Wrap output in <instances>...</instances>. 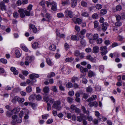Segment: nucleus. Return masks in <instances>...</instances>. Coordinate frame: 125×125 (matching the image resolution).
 <instances>
[{
  "label": "nucleus",
  "mask_w": 125,
  "mask_h": 125,
  "mask_svg": "<svg viewBox=\"0 0 125 125\" xmlns=\"http://www.w3.org/2000/svg\"><path fill=\"white\" fill-rule=\"evenodd\" d=\"M89 102L88 105L90 107L94 106L95 107H96L98 106V103L96 101H94L92 103L91 102Z\"/></svg>",
  "instance_id": "obj_10"
},
{
  "label": "nucleus",
  "mask_w": 125,
  "mask_h": 125,
  "mask_svg": "<svg viewBox=\"0 0 125 125\" xmlns=\"http://www.w3.org/2000/svg\"><path fill=\"white\" fill-rule=\"evenodd\" d=\"M94 28H97L98 26V22L97 21H95L94 22Z\"/></svg>",
  "instance_id": "obj_62"
},
{
  "label": "nucleus",
  "mask_w": 125,
  "mask_h": 125,
  "mask_svg": "<svg viewBox=\"0 0 125 125\" xmlns=\"http://www.w3.org/2000/svg\"><path fill=\"white\" fill-rule=\"evenodd\" d=\"M92 40H96L97 39L98 37V35L97 34H95L92 37Z\"/></svg>",
  "instance_id": "obj_36"
},
{
  "label": "nucleus",
  "mask_w": 125,
  "mask_h": 125,
  "mask_svg": "<svg viewBox=\"0 0 125 125\" xmlns=\"http://www.w3.org/2000/svg\"><path fill=\"white\" fill-rule=\"evenodd\" d=\"M36 97V95L35 94H32L31 95L29 98V100L31 101H32L35 99Z\"/></svg>",
  "instance_id": "obj_29"
},
{
  "label": "nucleus",
  "mask_w": 125,
  "mask_h": 125,
  "mask_svg": "<svg viewBox=\"0 0 125 125\" xmlns=\"http://www.w3.org/2000/svg\"><path fill=\"white\" fill-rule=\"evenodd\" d=\"M115 17L117 21H119L121 18V17L119 15H116L115 16Z\"/></svg>",
  "instance_id": "obj_56"
},
{
  "label": "nucleus",
  "mask_w": 125,
  "mask_h": 125,
  "mask_svg": "<svg viewBox=\"0 0 125 125\" xmlns=\"http://www.w3.org/2000/svg\"><path fill=\"white\" fill-rule=\"evenodd\" d=\"M73 98L70 97H68L67 99V102L70 104L73 103Z\"/></svg>",
  "instance_id": "obj_28"
},
{
  "label": "nucleus",
  "mask_w": 125,
  "mask_h": 125,
  "mask_svg": "<svg viewBox=\"0 0 125 125\" xmlns=\"http://www.w3.org/2000/svg\"><path fill=\"white\" fill-rule=\"evenodd\" d=\"M84 116L83 114H80V116H78L77 117V120L79 122H81L84 118Z\"/></svg>",
  "instance_id": "obj_9"
},
{
  "label": "nucleus",
  "mask_w": 125,
  "mask_h": 125,
  "mask_svg": "<svg viewBox=\"0 0 125 125\" xmlns=\"http://www.w3.org/2000/svg\"><path fill=\"white\" fill-rule=\"evenodd\" d=\"M81 108H82L83 110V113H84L89 114V111L88 110H86L84 106H82L81 107Z\"/></svg>",
  "instance_id": "obj_35"
},
{
  "label": "nucleus",
  "mask_w": 125,
  "mask_h": 125,
  "mask_svg": "<svg viewBox=\"0 0 125 125\" xmlns=\"http://www.w3.org/2000/svg\"><path fill=\"white\" fill-rule=\"evenodd\" d=\"M29 29L31 30V29L32 30L35 28V26L33 24H30L29 25Z\"/></svg>",
  "instance_id": "obj_55"
},
{
  "label": "nucleus",
  "mask_w": 125,
  "mask_h": 125,
  "mask_svg": "<svg viewBox=\"0 0 125 125\" xmlns=\"http://www.w3.org/2000/svg\"><path fill=\"white\" fill-rule=\"evenodd\" d=\"M24 101V99L23 98H20L18 97V101L19 103H22Z\"/></svg>",
  "instance_id": "obj_41"
},
{
  "label": "nucleus",
  "mask_w": 125,
  "mask_h": 125,
  "mask_svg": "<svg viewBox=\"0 0 125 125\" xmlns=\"http://www.w3.org/2000/svg\"><path fill=\"white\" fill-rule=\"evenodd\" d=\"M80 42L81 45L83 46H85L86 45V42L84 39L81 40L80 41Z\"/></svg>",
  "instance_id": "obj_24"
},
{
  "label": "nucleus",
  "mask_w": 125,
  "mask_h": 125,
  "mask_svg": "<svg viewBox=\"0 0 125 125\" xmlns=\"http://www.w3.org/2000/svg\"><path fill=\"white\" fill-rule=\"evenodd\" d=\"M77 2V1H72L71 4V7L73 8L74 7L76 6Z\"/></svg>",
  "instance_id": "obj_25"
},
{
  "label": "nucleus",
  "mask_w": 125,
  "mask_h": 125,
  "mask_svg": "<svg viewBox=\"0 0 125 125\" xmlns=\"http://www.w3.org/2000/svg\"><path fill=\"white\" fill-rule=\"evenodd\" d=\"M73 59L74 58L72 57L67 58L66 59L65 61L67 62H71L73 61Z\"/></svg>",
  "instance_id": "obj_32"
},
{
  "label": "nucleus",
  "mask_w": 125,
  "mask_h": 125,
  "mask_svg": "<svg viewBox=\"0 0 125 125\" xmlns=\"http://www.w3.org/2000/svg\"><path fill=\"white\" fill-rule=\"evenodd\" d=\"M52 90L54 92H57V90L56 86H53L52 87Z\"/></svg>",
  "instance_id": "obj_61"
},
{
  "label": "nucleus",
  "mask_w": 125,
  "mask_h": 125,
  "mask_svg": "<svg viewBox=\"0 0 125 125\" xmlns=\"http://www.w3.org/2000/svg\"><path fill=\"white\" fill-rule=\"evenodd\" d=\"M63 14L62 13H58L57 14V16L58 18H62L64 17Z\"/></svg>",
  "instance_id": "obj_51"
},
{
  "label": "nucleus",
  "mask_w": 125,
  "mask_h": 125,
  "mask_svg": "<svg viewBox=\"0 0 125 125\" xmlns=\"http://www.w3.org/2000/svg\"><path fill=\"white\" fill-rule=\"evenodd\" d=\"M104 67L103 65L100 66L99 68V70L100 72L102 73H103Z\"/></svg>",
  "instance_id": "obj_47"
},
{
  "label": "nucleus",
  "mask_w": 125,
  "mask_h": 125,
  "mask_svg": "<svg viewBox=\"0 0 125 125\" xmlns=\"http://www.w3.org/2000/svg\"><path fill=\"white\" fill-rule=\"evenodd\" d=\"M12 112L11 111H7L6 114V115L9 117H10L11 115L12 114Z\"/></svg>",
  "instance_id": "obj_52"
},
{
  "label": "nucleus",
  "mask_w": 125,
  "mask_h": 125,
  "mask_svg": "<svg viewBox=\"0 0 125 125\" xmlns=\"http://www.w3.org/2000/svg\"><path fill=\"white\" fill-rule=\"evenodd\" d=\"M122 25V23L119 21H117L115 23V25L116 26H119Z\"/></svg>",
  "instance_id": "obj_49"
},
{
  "label": "nucleus",
  "mask_w": 125,
  "mask_h": 125,
  "mask_svg": "<svg viewBox=\"0 0 125 125\" xmlns=\"http://www.w3.org/2000/svg\"><path fill=\"white\" fill-rule=\"evenodd\" d=\"M88 75L89 77H92L93 76L95 75V73L91 71H89L88 73Z\"/></svg>",
  "instance_id": "obj_14"
},
{
  "label": "nucleus",
  "mask_w": 125,
  "mask_h": 125,
  "mask_svg": "<svg viewBox=\"0 0 125 125\" xmlns=\"http://www.w3.org/2000/svg\"><path fill=\"white\" fill-rule=\"evenodd\" d=\"M66 87L68 88H70L73 87L72 83L71 82H69L66 84Z\"/></svg>",
  "instance_id": "obj_23"
},
{
  "label": "nucleus",
  "mask_w": 125,
  "mask_h": 125,
  "mask_svg": "<svg viewBox=\"0 0 125 125\" xmlns=\"http://www.w3.org/2000/svg\"><path fill=\"white\" fill-rule=\"evenodd\" d=\"M10 70L13 72L14 75H17L18 73V71L16 70L15 68L14 67H12L10 68Z\"/></svg>",
  "instance_id": "obj_15"
},
{
  "label": "nucleus",
  "mask_w": 125,
  "mask_h": 125,
  "mask_svg": "<svg viewBox=\"0 0 125 125\" xmlns=\"http://www.w3.org/2000/svg\"><path fill=\"white\" fill-rule=\"evenodd\" d=\"M102 29L103 31H105L109 26L107 22H104L102 24Z\"/></svg>",
  "instance_id": "obj_7"
},
{
  "label": "nucleus",
  "mask_w": 125,
  "mask_h": 125,
  "mask_svg": "<svg viewBox=\"0 0 125 125\" xmlns=\"http://www.w3.org/2000/svg\"><path fill=\"white\" fill-rule=\"evenodd\" d=\"M71 39L73 40H78V38L77 36L75 35H72L71 37Z\"/></svg>",
  "instance_id": "obj_40"
},
{
  "label": "nucleus",
  "mask_w": 125,
  "mask_h": 125,
  "mask_svg": "<svg viewBox=\"0 0 125 125\" xmlns=\"http://www.w3.org/2000/svg\"><path fill=\"white\" fill-rule=\"evenodd\" d=\"M107 47L106 46L102 47L100 48V51H101V53L102 55L105 54L107 52Z\"/></svg>",
  "instance_id": "obj_3"
},
{
  "label": "nucleus",
  "mask_w": 125,
  "mask_h": 125,
  "mask_svg": "<svg viewBox=\"0 0 125 125\" xmlns=\"http://www.w3.org/2000/svg\"><path fill=\"white\" fill-rule=\"evenodd\" d=\"M79 78L77 77L73 76L72 78L71 81L73 83L75 82H78L79 81Z\"/></svg>",
  "instance_id": "obj_16"
},
{
  "label": "nucleus",
  "mask_w": 125,
  "mask_h": 125,
  "mask_svg": "<svg viewBox=\"0 0 125 125\" xmlns=\"http://www.w3.org/2000/svg\"><path fill=\"white\" fill-rule=\"evenodd\" d=\"M61 103L59 100L56 101L54 102L52 107L55 108L58 110H59L61 109V107L60 105Z\"/></svg>",
  "instance_id": "obj_1"
},
{
  "label": "nucleus",
  "mask_w": 125,
  "mask_h": 125,
  "mask_svg": "<svg viewBox=\"0 0 125 125\" xmlns=\"http://www.w3.org/2000/svg\"><path fill=\"white\" fill-rule=\"evenodd\" d=\"M97 96L96 95H93L91 97L89 98L87 100L88 102H91L94 100H95L97 99Z\"/></svg>",
  "instance_id": "obj_11"
},
{
  "label": "nucleus",
  "mask_w": 125,
  "mask_h": 125,
  "mask_svg": "<svg viewBox=\"0 0 125 125\" xmlns=\"http://www.w3.org/2000/svg\"><path fill=\"white\" fill-rule=\"evenodd\" d=\"M68 0H66L63 1H62V4L63 6H64L66 4H68L69 3Z\"/></svg>",
  "instance_id": "obj_58"
},
{
  "label": "nucleus",
  "mask_w": 125,
  "mask_h": 125,
  "mask_svg": "<svg viewBox=\"0 0 125 125\" xmlns=\"http://www.w3.org/2000/svg\"><path fill=\"white\" fill-rule=\"evenodd\" d=\"M86 57L87 59L90 61L92 62H94L96 60L94 58L92 57L90 55L87 56Z\"/></svg>",
  "instance_id": "obj_13"
},
{
  "label": "nucleus",
  "mask_w": 125,
  "mask_h": 125,
  "mask_svg": "<svg viewBox=\"0 0 125 125\" xmlns=\"http://www.w3.org/2000/svg\"><path fill=\"white\" fill-rule=\"evenodd\" d=\"M18 12L20 14V17L21 18L24 17L25 16V15L24 14L25 13V10L23 9H19L18 10Z\"/></svg>",
  "instance_id": "obj_5"
},
{
  "label": "nucleus",
  "mask_w": 125,
  "mask_h": 125,
  "mask_svg": "<svg viewBox=\"0 0 125 125\" xmlns=\"http://www.w3.org/2000/svg\"><path fill=\"white\" fill-rule=\"evenodd\" d=\"M45 3V0H42L40 2L39 4L40 5H41L43 7L44 6Z\"/></svg>",
  "instance_id": "obj_53"
},
{
  "label": "nucleus",
  "mask_w": 125,
  "mask_h": 125,
  "mask_svg": "<svg viewBox=\"0 0 125 125\" xmlns=\"http://www.w3.org/2000/svg\"><path fill=\"white\" fill-rule=\"evenodd\" d=\"M47 110L49 111L51 110V106L50 104L48 103H47Z\"/></svg>",
  "instance_id": "obj_59"
},
{
  "label": "nucleus",
  "mask_w": 125,
  "mask_h": 125,
  "mask_svg": "<svg viewBox=\"0 0 125 125\" xmlns=\"http://www.w3.org/2000/svg\"><path fill=\"white\" fill-rule=\"evenodd\" d=\"M86 36L88 38L91 40H92V37L93 36L92 34V33H87L86 34Z\"/></svg>",
  "instance_id": "obj_48"
},
{
  "label": "nucleus",
  "mask_w": 125,
  "mask_h": 125,
  "mask_svg": "<svg viewBox=\"0 0 125 125\" xmlns=\"http://www.w3.org/2000/svg\"><path fill=\"white\" fill-rule=\"evenodd\" d=\"M80 69L81 72L82 73L87 72H88V69L86 68H84L83 67H80Z\"/></svg>",
  "instance_id": "obj_19"
},
{
  "label": "nucleus",
  "mask_w": 125,
  "mask_h": 125,
  "mask_svg": "<svg viewBox=\"0 0 125 125\" xmlns=\"http://www.w3.org/2000/svg\"><path fill=\"white\" fill-rule=\"evenodd\" d=\"M99 50V47L97 46L94 47L93 49V52L96 53H98Z\"/></svg>",
  "instance_id": "obj_12"
},
{
  "label": "nucleus",
  "mask_w": 125,
  "mask_h": 125,
  "mask_svg": "<svg viewBox=\"0 0 125 125\" xmlns=\"http://www.w3.org/2000/svg\"><path fill=\"white\" fill-rule=\"evenodd\" d=\"M107 10L105 9H101L100 11V13L101 14L104 15L106 14L107 12Z\"/></svg>",
  "instance_id": "obj_30"
},
{
  "label": "nucleus",
  "mask_w": 125,
  "mask_h": 125,
  "mask_svg": "<svg viewBox=\"0 0 125 125\" xmlns=\"http://www.w3.org/2000/svg\"><path fill=\"white\" fill-rule=\"evenodd\" d=\"M16 122L18 123H21L22 121V118L21 116H19L17 117L16 119Z\"/></svg>",
  "instance_id": "obj_37"
},
{
  "label": "nucleus",
  "mask_w": 125,
  "mask_h": 125,
  "mask_svg": "<svg viewBox=\"0 0 125 125\" xmlns=\"http://www.w3.org/2000/svg\"><path fill=\"white\" fill-rule=\"evenodd\" d=\"M50 50L51 51H54L56 49V47L55 45L53 44L50 45L49 47Z\"/></svg>",
  "instance_id": "obj_21"
},
{
  "label": "nucleus",
  "mask_w": 125,
  "mask_h": 125,
  "mask_svg": "<svg viewBox=\"0 0 125 125\" xmlns=\"http://www.w3.org/2000/svg\"><path fill=\"white\" fill-rule=\"evenodd\" d=\"M26 90L27 92L29 93L32 91V87L31 86H28L26 88Z\"/></svg>",
  "instance_id": "obj_34"
},
{
  "label": "nucleus",
  "mask_w": 125,
  "mask_h": 125,
  "mask_svg": "<svg viewBox=\"0 0 125 125\" xmlns=\"http://www.w3.org/2000/svg\"><path fill=\"white\" fill-rule=\"evenodd\" d=\"M52 5L51 8L52 9L53 11L56 10H57L56 3L53 1L52 2Z\"/></svg>",
  "instance_id": "obj_18"
},
{
  "label": "nucleus",
  "mask_w": 125,
  "mask_h": 125,
  "mask_svg": "<svg viewBox=\"0 0 125 125\" xmlns=\"http://www.w3.org/2000/svg\"><path fill=\"white\" fill-rule=\"evenodd\" d=\"M76 108L75 105L72 104L70 106V109L71 110L73 111L75 110Z\"/></svg>",
  "instance_id": "obj_45"
},
{
  "label": "nucleus",
  "mask_w": 125,
  "mask_h": 125,
  "mask_svg": "<svg viewBox=\"0 0 125 125\" xmlns=\"http://www.w3.org/2000/svg\"><path fill=\"white\" fill-rule=\"evenodd\" d=\"M50 98L48 96H44L43 97V99L47 103L48 101H49Z\"/></svg>",
  "instance_id": "obj_27"
},
{
  "label": "nucleus",
  "mask_w": 125,
  "mask_h": 125,
  "mask_svg": "<svg viewBox=\"0 0 125 125\" xmlns=\"http://www.w3.org/2000/svg\"><path fill=\"white\" fill-rule=\"evenodd\" d=\"M15 53L16 57L17 58H19L21 56V54L19 51L18 50H16L15 51Z\"/></svg>",
  "instance_id": "obj_26"
},
{
  "label": "nucleus",
  "mask_w": 125,
  "mask_h": 125,
  "mask_svg": "<svg viewBox=\"0 0 125 125\" xmlns=\"http://www.w3.org/2000/svg\"><path fill=\"white\" fill-rule=\"evenodd\" d=\"M95 7L96 9L99 10L100 9L102 8V5L99 4H98L96 5Z\"/></svg>",
  "instance_id": "obj_39"
},
{
  "label": "nucleus",
  "mask_w": 125,
  "mask_h": 125,
  "mask_svg": "<svg viewBox=\"0 0 125 125\" xmlns=\"http://www.w3.org/2000/svg\"><path fill=\"white\" fill-rule=\"evenodd\" d=\"M104 43L106 45H108L110 44V41L108 40H106L104 41Z\"/></svg>",
  "instance_id": "obj_60"
},
{
  "label": "nucleus",
  "mask_w": 125,
  "mask_h": 125,
  "mask_svg": "<svg viewBox=\"0 0 125 125\" xmlns=\"http://www.w3.org/2000/svg\"><path fill=\"white\" fill-rule=\"evenodd\" d=\"M33 57L32 56H27L25 59V60L29 62H31L33 59Z\"/></svg>",
  "instance_id": "obj_17"
},
{
  "label": "nucleus",
  "mask_w": 125,
  "mask_h": 125,
  "mask_svg": "<svg viewBox=\"0 0 125 125\" xmlns=\"http://www.w3.org/2000/svg\"><path fill=\"white\" fill-rule=\"evenodd\" d=\"M46 62L49 65L52 66L53 65V63L51 62L50 59L49 58L46 59Z\"/></svg>",
  "instance_id": "obj_31"
},
{
  "label": "nucleus",
  "mask_w": 125,
  "mask_h": 125,
  "mask_svg": "<svg viewBox=\"0 0 125 125\" xmlns=\"http://www.w3.org/2000/svg\"><path fill=\"white\" fill-rule=\"evenodd\" d=\"M0 10L2 11L6 10V6L5 5L4 2L1 1L0 3Z\"/></svg>",
  "instance_id": "obj_6"
},
{
  "label": "nucleus",
  "mask_w": 125,
  "mask_h": 125,
  "mask_svg": "<svg viewBox=\"0 0 125 125\" xmlns=\"http://www.w3.org/2000/svg\"><path fill=\"white\" fill-rule=\"evenodd\" d=\"M45 17L49 20H50L51 19V15L48 13H46L45 15Z\"/></svg>",
  "instance_id": "obj_42"
},
{
  "label": "nucleus",
  "mask_w": 125,
  "mask_h": 125,
  "mask_svg": "<svg viewBox=\"0 0 125 125\" xmlns=\"http://www.w3.org/2000/svg\"><path fill=\"white\" fill-rule=\"evenodd\" d=\"M26 84H29L30 83L32 85H33L34 83V82H33L32 80L30 81L29 79L27 80H26Z\"/></svg>",
  "instance_id": "obj_44"
},
{
  "label": "nucleus",
  "mask_w": 125,
  "mask_h": 125,
  "mask_svg": "<svg viewBox=\"0 0 125 125\" xmlns=\"http://www.w3.org/2000/svg\"><path fill=\"white\" fill-rule=\"evenodd\" d=\"M0 61L1 62L4 64H6L7 63V60L4 59H0Z\"/></svg>",
  "instance_id": "obj_54"
},
{
  "label": "nucleus",
  "mask_w": 125,
  "mask_h": 125,
  "mask_svg": "<svg viewBox=\"0 0 125 125\" xmlns=\"http://www.w3.org/2000/svg\"><path fill=\"white\" fill-rule=\"evenodd\" d=\"M87 3L84 1H82L81 2V5L83 7H86L87 6Z\"/></svg>",
  "instance_id": "obj_43"
},
{
  "label": "nucleus",
  "mask_w": 125,
  "mask_h": 125,
  "mask_svg": "<svg viewBox=\"0 0 125 125\" xmlns=\"http://www.w3.org/2000/svg\"><path fill=\"white\" fill-rule=\"evenodd\" d=\"M43 91L45 94L48 93L49 91V88L48 87L46 86L43 88Z\"/></svg>",
  "instance_id": "obj_22"
},
{
  "label": "nucleus",
  "mask_w": 125,
  "mask_h": 125,
  "mask_svg": "<svg viewBox=\"0 0 125 125\" xmlns=\"http://www.w3.org/2000/svg\"><path fill=\"white\" fill-rule=\"evenodd\" d=\"M81 15L84 17H87L89 16V14L87 12H82Z\"/></svg>",
  "instance_id": "obj_33"
},
{
  "label": "nucleus",
  "mask_w": 125,
  "mask_h": 125,
  "mask_svg": "<svg viewBox=\"0 0 125 125\" xmlns=\"http://www.w3.org/2000/svg\"><path fill=\"white\" fill-rule=\"evenodd\" d=\"M73 21L75 24H80L82 22V20L79 18H77L73 19Z\"/></svg>",
  "instance_id": "obj_8"
},
{
  "label": "nucleus",
  "mask_w": 125,
  "mask_h": 125,
  "mask_svg": "<svg viewBox=\"0 0 125 125\" xmlns=\"http://www.w3.org/2000/svg\"><path fill=\"white\" fill-rule=\"evenodd\" d=\"M17 100L18 101V97L16 96L14 97L12 100L11 102L13 103H16Z\"/></svg>",
  "instance_id": "obj_50"
},
{
  "label": "nucleus",
  "mask_w": 125,
  "mask_h": 125,
  "mask_svg": "<svg viewBox=\"0 0 125 125\" xmlns=\"http://www.w3.org/2000/svg\"><path fill=\"white\" fill-rule=\"evenodd\" d=\"M19 14L17 12L14 13L13 14V17L15 18H17L18 17Z\"/></svg>",
  "instance_id": "obj_64"
},
{
  "label": "nucleus",
  "mask_w": 125,
  "mask_h": 125,
  "mask_svg": "<svg viewBox=\"0 0 125 125\" xmlns=\"http://www.w3.org/2000/svg\"><path fill=\"white\" fill-rule=\"evenodd\" d=\"M39 76V75L38 74L34 73L30 75V78L32 82L34 83L36 81L35 78H38Z\"/></svg>",
  "instance_id": "obj_2"
},
{
  "label": "nucleus",
  "mask_w": 125,
  "mask_h": 125,
  "mask_svg": "<svg viewBox=\"0 0 125 125\" xmlns=\"http://www.w3.org/2000/svg\"><path fill=\"white\" fill-rule=\"evenodd\" d=\"M92 18L94 19H97L98 18V15L96 13L94 14L92 16Z\"/></svg>",
  "instance_id": "obj_46"
},
{
  "label": "nucleus",
  "mask_w": 125,
  "mask_h": 125,
  "mask_svg": "<svg viewBox=\"0 0 125 125\" xmlns=\"http://www.w3.org/2000/svg\"><path fill=\"white\" fill-rule=\"evenodd\" d=\"M64 13L66 17H69L72 18L73 16V12L70 10H66L65 11Z\"/></svg>",
  "instance_id": "obj_4"
},
{
  "label": "nucleus",
  "mask_w": 125,
  "mask_h": 125,
  "mask_svg": "<svg viewBox=\"0 0 125 125\" xmlns=\"http://www.w3.org/2000/svg\"><path fill=\"white\" fill-rule=\"evenodd\" d=\"M39 44L37 42H35L32 45V47L34 49H35L38 48Z\"/></svg>",
  "instance_id": "obj_20"
},
{
  "label": "nucleus",
  "mask_w": 125,
  "mask_h": 125,
  "mask_svg": "<svg viewBox=\"0 0 125 125\" xmlns=\"http://www.w3.org/2000/svg\"><path fill=\"white\" fill-rule=\"evenodd\" d=\"M116 9L117 10H120L122 9L121 6L120 5H118L116 7Z\"/></svg>",
  "instance_id": "obj_57"
},
{
  "label": "nucleus",
  "mask_w": 125,
  "mask_h": 125,
  "mask_svg": "<svg viewBox=\"0 0 125 125\" xmlns=\"http://www.w3.org/2000/svg\"><path fill=\"white\" fill-rule=\"evenodd\" d=\"M95 89L98 91H100L101 90V88L100 86L97 85L96 86Z\"/></svg>",
  "instance_id": "obj_63"
},
{
  "label": "nucleus",
  "mask_w": 125,
  "mask_h": 125,
  "mask_svg": "<svg viewBox=\"0 0 125 125\" xmlns=\"http://www.w3.org/2000/svg\"><path fill=\"white\" fill-rule=\"evenodd\" d=\"M55 75V74L53 72H52L48 74L47 75V77L48 78H50L54 76Z\"/></svg>",
  "instance_id": "obj_38"
}]
</instances>
